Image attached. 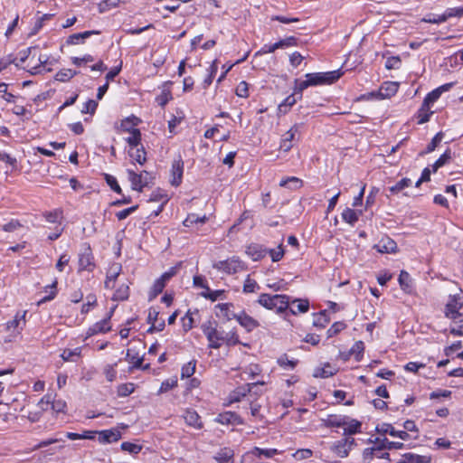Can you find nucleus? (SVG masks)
<instances>
[{
    "label": "nucleus",
    "mask_w": 463,
    "mask_h": 463,
    "mask_svg": "<svg viewBox=\"0 0 463 463\" xmlns=\"http://www.w3.org/2000/svg\"><path fill=\"white\" fill-rule=\"evenodd\" d=\"M258 303L269 310H274L277 314H284L289 307L290 297L288 295H270L262 293L259 296Z\"/></svg>",
    "instance_id": "1"
},
{
    "label": "nucleus",
    "mask_w": 463,
    "mask_h": 463,
    "mask_svg": "<svg viewBox=\"0 0 463 463\" xmlns=\"http://www.w3.org/2000/svg\"><path fill=\"white\" fill-rule=\"evenodd\" d=\"M344 74L341 69L326 71V72H312L307 73L305 78H307L310 87L331 85L338 80Z\"/></svg>",
    "instance_id": "2"
},
{
    "label": "nucleus",
    "mask_w": 463,
    "mask_h": 463,
    "mask_svg": "<svg viewBox=\"0 0 463 463\" xmlns=\"http://www.w3.org/2000/svg\"><path fill=\"white\" fill-rule=\"evenodd\" d=\"M462 307L463 296L461 294L449 295L444 309L445 317L457 322V320L462 316L459 312Z\"/></svg>",
    "instance_id": "3"
},
{
    "label": "nucleus",
    "mask_w": 463,
    "mask_h": 463,
    "mask_svg": "<svg viewBox=\"0 0 463 463\" xmlns=\"http://www.w3.org/2000/svg\"><path fill=\"white\" fill-rule=\"evenodd\" d=\"M213 269L227 274H235L246 269V266L238 257H232L225 260H220L213 265Z\"/></svg>",
    "instance_id": "4"
},
{
    "label": "nucleus",
    "mask_w": 463,
    "mask_h": 463,
    "mask_svg": "<svg viewBox=\"0 0 463 463\" xmlns=\"http://www.w3.org/2000/svg\"><path fill=\"white\" fill-rule=\"evenodd\" d=\"M363 459L364 463H375L376 459H383L384 463H390V454L385 451L383 447L376 440L375 446L366 448L363 452Z\"/></svg>",
    "instance_id": "5"
},
{
    "label": "nucleus",
    "mask_w": 463,
    "mask_h": 463,
    "mask_svg": "<svg viewBox=\"0 0 463 463\" xmlns=\"http://www.w3.org/2000/svg\"><path fill=\"white\" fill-rule=\"evenodd\" d=\"M127 173L132 190L137 192H142L143 188L152 180L151 175L147 171H142L137 174L132 169H128Z\"/></svg>",
    "instance_id": "6"
},
{
    "label": "nucleus",
    "mask_w": 463,
    "mask_h": 463,
    "mask_svg": "<svg viewBox=\"0 0 463 463\" xmlns=\"http://www.w3.org/2000/svg\"><path fill=\"white\" fill-rule=\"evenodd\" d=\"M184 161L179 154L172 162L171 165V179L170 184L175 187H178L183 181L184 175Z\"/></svg>",
    "instance_id": "7"
},
{
    "label": "nucleus",
    "mask_w": 463,
    "mask_h": 463,
    "mask_svg": "<svg viewBox=\"0 0 463 463\" xmlns=\"http://www.w3.org/2000/svg\"><path fill=\"white\" fill-rule=\"evenodd\" d=\"M355 445L354 438H345L335 442L331 447V450L340 458H346L352 448Z\"/></svg>",
    "instance_id": "8"
},
{
    "label": "nucleus",
    "mask_w": 463,
    "mask_h": 463,
    "mask_svg": "<svg viewBox=\"0 0 463 463\" xmlns=\"http://www.w3.org/2000/svg\"><path fill=\"white\" fill-rule=\"evenodd\" d=\"M95 269L94 257L90 246H85L79 254V270L92 271Z\"/></svg>",
    "instance_id": "9"
},
{
    "label": "nucleus",
    "mask_w": 463,
    "mask_h": 463,
    "mask_svg": "<svg viewBox=\"0 0 463 463\" xmlns=\"http://www.w3.org/2000/svg\"><path fill=\"white\" fill-rule=\"evenodd\" d=\"M26 310L17 312L14 318L6 323V330L12 332L14 335H19L26 324Z\"/></svg>",
    "instance_id": "10"
},
{
    "label": "nucleus",
    "mask_w": 463,
    "mask_h": 463,
    "mask_svg": "<svg viewBox=\"0 0 463 463\" xmlns=\"http://www.w3.org/2000/svg\"><path fill=\"white\" fill-rule=\"evenodd\" d=\"M112 311L108 315L107 317L101 319L100 321L96 322L91 326L88 328L86 331L85 338H89L98 334H104L110 331L111 326L109 324V320L111 317Z\"/></svg>",
    "instance_id": "11"
},
{
    "label": "nucleus",
    "mask_w": 463,
    "mask_h": 463,
    "mask_svg": "<svg viewBox=\"0 0 463 463\" xmlns=\"http://www.w3.org/2000/svg\"><path fill=\"white\" fill-rule=\"evenodd\" d=\"M214 421L222 425H242L244 424L243 419L234 411H223L219 413Z\"/></svg>",
    "instance_id": "12"
},
{
    "label": "nucleus",
    "mask_w": 463,
    "mask_h": 463,
    "mask_svg": "<svg viewBox=\"0 0 463 463\" xmlns=\"http://www.w3.org/2000/svg\"><path fill=\"white\" fill-rule=\"evenodd\" d=\"M183 419L186 425L195 430H202L203 423L201 420V416L194 409L187 408L184 411Z\"/></svg>",
    "instance_id": "13"
},
{
    "label": "nucleus",
    "mask_w": 463,
    "mask_h": 463,
    "mask_svg": "<svg viewBox=\"0 0 463 463\" xmlns=\"http://www.w3.org/2000/svg\"><path fill=\"white\" fill-rule=\"evenodd\" d=\"M298 133V126L295 124L285 134L282 135L280 140V150L288 152L293 147V142L296 139V135Z\"/></svg>",
    "instance_id": "14"
},
{
    "label": "nucleus",
    "mask_w": 463,
    "mask_h": 463,
    "mask_svg": "<svg viewBox=\"0 0 463 463\" xmlns=\"http://www.w3.org/2000/svg\"><path fill=\"white\" fill-rule=\"evenodd\" d=\"M348 420L347 415L328 414L326 418L321 419L322 426L326 428H344Z\"/></svg>",
    "instance_id": "15"
},
{
    "label": "nucleus",
    "mask_w": 463,
    "mask_h": 463,
    "mask_svg": "<svg viewBox=\"0 0 463 463\" xmlns=\"http://www.w3.org/2000/svg\"><path fill=\"white\" fill-rule=\"evenodd\" d=\"M98 440L101 444H109L121 439V432L118 429H109L97 431Z\"/></svg>",
    "instance_id": "16"
},
{
    "label": "nucleus",
    "mask_w": 463,
    "mask_h": 463,
    "mask_svg": "<svg viewBox=\"0 0 463 463\" xmlns=\"http://www.w3.org/2000/svg\"><path fill=\"white\" fill-rule=\"evenodd\" d=\"M122 266L119 263H113L107 271L105 288L112 289L115 288L116 280L120 275Z\"/></svg>",
    "instance_id": "17"
},
{
    "label": "nucleus",
    "mask_w": 463,
    "mask_h": 463,
    "mask_svg": "<svg viewBox=\"0 0 463 463\" xmlns=\"http://www.w3.org/2000/svg\"><path fill=\"white\" fill-rule=\"evenodd\" d=\"M235 319L248 332H251L260 326L259 322L250 316H249L245 311H241L239 314H237Z\"/></svg>",
    "instance_id": "18"
},
{
    "label": "nucleus",
    "mask_w": 463,
    "mask_h": 463,
    "mask_svg": "<svg viewBox=\"0 0 463 463\" xmlns=\"http://www.w3.org/2000/svg\"><path fill=\"white\" fill-rule=\"evenodd\" d=\"M377 431L383 434H389L392 437L399 438L402 440H408L410 439L409 433L404 430H397L392 424L383 423L377 427Z\"/></svg>",
    "instance_id": "19"
},
{
    "label": "nucleus",
    "mask_w": 463,
    "mask_h": 463,
    "mask_svg": "<svg viewBox=\"0 0 463 463\" xmlns=\"http://www.w3.org/2000/svg\"><path fill=\"white\" fill-rule=\"evenodd\" d=\"M99 33H100V32L96 31V30L85 31V32H81V33H73V34H71L67 38L66 43L68 45L82 44V43H84L86 39L90 38L92 35L99 34Z\"/></svg>",
    "instance_id": "20"
},
{
    "label": "nucleus",
    "mask_w": 463,
    "mask_h": 463,
    "mask_svg": "<svg viewBox=\"0 0 463 463\" xmlns=\"http://www.w3.org/2000/svg\"><path fill=\"white\" fill-rule=\"evenodd\" d=\"M246 253L252 260L258 261L262 260L268 254V249L263 245L251 243L246 249Z\"/></svg>",
    "instance_id": "21"
},
{
    "label": "nucleus",
    "mask_w": 463,
    "mask_h": 463,
    "mask_svg": "<svg viewBox=\"0 0 463 463\" xmlns=\"http://www.w3.org/2000/svg\"><path fill=\"white\" fill-rule=\"evenodd\" d=\"M380 97L383 98V99H390L393 97L398 90H399V83L395 81H384L380 86Z\"/></svg>",
    "instance_id": "22"
},
{
    "label": "nucleus",
    "mask_w": 463,
    "mask_h": 463,
    "mask_svg": "<svg viewBox=\"0 0 463 463\" xmlns=\"http://www.w3.org/2000/svg\"><path fill=\"white\" fill-rule=\"evenodd\" d=\"M431 457L427 455H418L414 453H405L402 456V458L396 463H430Z\"/></svg>",
    "instance_id": "23"
},
{
    "label": "nucleus",
    "mask_w": 463,
    "mask_h": 463,
    "mask_svg": "<svg viewBox=\"0 0 463 463\" xmlns=\"http://www.w3.org/2000/svg\"><path fill=\"white\" fill-rule=\"evenodd\" d=\"M43 217L49 223L61 225L63 216V210L61 208H56L52 211H46L43 213Z\"/></svg>",
    "instance_id": "24"
},
{
    "label": "nucleus",
    "mask_w": 463,
    "mask_h": 463,
    "mask_svg": "<svg viewBox=\"0 0 463 463\" xmlns=\"http://www.w3.org/2000/svg\"><path fill=\"white\" fill-rule=\"evenodd\" d=\"M362 214H363L362 210H354L349 207H346L343 211L341 217L344 222L350 224L351 226H354V224L358 222V220Z\"/></svg>",
    "instance_id": "25"
},
{
    "label": "nucleus",
    "mask_w": 463,
    "mask_h": 463,
    "mask_svg": "<svg viewBox=\"0 0 463 463\" xmlns=\"http://www.w3.org/2000/svg\"><path fill=\"white\" fill-rule=\"evenodd\" d=\"M290 303L292 304V307H288V308L292 315L307 313L309 309V301L307 299L294 298L290 300Z\"/></svg>",
    "instance_id": "26"
},
{
    "label": "nucleus",
    "mask_w": 463,
    "mask_h": 463,
    "mask_svg": "<svg viewBox=\"0 0 463 463\" xmlns=\"http://www.w3.org/2000/svg\"><path fill=\"white\" fill-rule=\"evenodd\" d=\"M434 114V111L430 107L425 106L424 103H421V106L418 109L415 114V118H417V123L419 125H422L430 120L431 116Z\"/></svg>",
    "instance_id": "27"
},
{
    "label": "nucleus",
    "mask_w": 463,
    "mask_h": 463,
    "mask_svg": "<svg viewBox=\"0 0 463 463\" xmlns=\"http://www.w3.org/2000/svg\"><path fill=\"white\" fill-rule=\"evenodd\" d=\"M374 248L381 253H394L397 250V244L393 240L387 237L385 240H382Z\"/></svg>",
    "instance_id": "28"
},
{
    "label": "nucleus",
    "mask_w": 463,
    "mask_h": 463,
    "mask_svg": "<svg viewBox=\"0 0 463 463\" xmlns=\"http://www.w3.org/2000/svg\"><path fill=\"white\" fill-rule=\"evenodd\" d=\"M141 122L140 118L131 115L125 118L120 122V129L124 132L131 133L133 130L137 129L136 127Z\"/></svg>",
    "instance_id": "29"
},
{
    "label": "nucleus",
    "mask_w": 463,
    "mask_h": 463,
    "mask_svg": "<svg viewBox=\"0 0 463 463\" xmlns=\"http://www.w3.org/2000/svg\"><path fill=\"white\" fill-rule=\"evenodd\" d=\"M361 427L362 423L361 421L352 419L348 416V420H346V425L344 426V432L343 434L345 436H350L354 435L361 432Z\"/></svg>",
    "instance_id": "30"
},
{
    "label": "nucleus",
    "mask_w": 463,
    "mask_h": 463,
    "mask_svg": "<svg viewBox=\"0 0 463 463\" xmlns=\"http://www.w3.org/2000/svg\"><path fill=\"white\" fill-rule=\"evenodd\" d=\"M133 350L132 349H128L127 351V354H126V359L133 364L132 365V368H135V369H143V370H146L148 367H149V364H146L143 366V357H140L138 355L137 353H135V354H132Z\"/></svg>",
    "instance_id": "31"
},
{
    "label": "nucleus",
    "mask_w": 463,
    "mask_h": 463,
    "mask_svg": "<svg viewBox=\"0 0 463 463\" xmlns=\"http://www.w3.org/2000/svg\"><path fill=\"white\" fill-rule=\"evenodd\" d=\"M279 186L298 190L303 186V180L296 176L285 177L279 181Z\"/></svg>",
    "instance_id": "32"
},
{
    "label": "nucleus",
    "mask_w": 463,
    "mask_h": 463,
    "mask_svg": "<svg viewBox=\"0 0 463 463\" xmlns=\"http://www.w3.org/2000/svg\"><path fill=\"white\" fill-rule=\"evenodd\" d=\"M336 373V370L331 366L329 363L324 364L323 367H317L313 373L315 378H328Z\"/></svg>",
    "instance_id": "33"
},
{
    "label": "nucleus",
    "mask_w": 463,
    "mask_h": 463,
    "mask_svg": "<svg viewBox=\"0 0 463 463\" xmlns=\"http://www.w3.org/2000/svg\"><path fill=\"white\" fill-rule=\"evenodd\" d=\"M233 307L232 303H219L215 306L216 309L220 310V313H216L217 316H222L227 320L235 319L237 314L233 313L231 308Z\"/></svg>",
    "instance_id": "34"
},
{
    "label": "nucleus",
    "mask_w": 463,
    "mask_h": 463,
    "mask_svg": "<svg viewBox=\"0 0 463 463\" xmlns=\"http://www.w3.org/2000/svg\"><path fill=\"white\" fill-rule=\"evenodd\" d=\"M129 156L139 165H144L146 161V152L143 146L128 150Z\"/></svg>",
    "instance_id": "35"
},
{
    "label": "nucleus",
    "mask_w": 463,
    "mask_h": 463,
    "mask_svg": "<svg viewBox=\"0 0 463 463\" xmlns=\"http://www.w3.org/2000/svg\"><path fill=\"white\" fill-rule=\"evenodd\" d=\"M399 284L402 288V289L406 293H411L412 291V285H411V278L410 274L405 271L402 270L399 278H398Z\"/></svg>",
    "instance_id": "36"
},
{
    "label": "nucleus",
    "mask_w": 463,
    "mask_h": 463,
    "mask_svg": "<svg viewBox=\"0 0 463 463\" xmlns=\"http://www.w3.org/2000/svg\"><path fill=\"white\" fill-rule=\"evenodd\" d=\"M298 97L295 95L293 92L291 95L288 96L279 105V113L286 114L288 112L290 108L295 105L298 101Z\"/></svg>",
    "instance_id": "37"
},
{
    "label": "nucleus",
    "mask_w": 463,
    "mask_h": 463,
    "mask_svg": "<svg viewBox=\"0 0 463 463\" xmlns=\"http://www.w3.org/2000/svg\"><path fill=\"white\" fill-rule=\"evenodd\" d=\"M81 347H76L74 349H65L61 354V357L65 362H76L77 358L81 355Z\"/></svg>",
    "instance_id": "38"
},
{
    "label": "nucleus",
    "mask_w": 463,
    "mask_h": 463,
    "mask_svg": "<svg viewBox=\"0 0 463 463\" xmlns=\"http://www.w3.org/2000/svg\"><path fill=\"white\" fill-rule=\"evenodd\" d=\"M129 297V287L127 284L120 285L114 292L112 300L124 301Z\"/></svg>",
    "instance_id": "39"
},
{
    "label": "nucleus",
    "mask_w": 463,
    "mask_h": 463,
    "mask_svg": "<svg viewBox=\"0 0 463 463\" xmlns=\"http://www.w3.org/2000/svg\"><path fill=\"white\" fill-rule=\"evenodd\" d=\"M444 134L439 131L431 139V141L428 144L425 150L420 153V156H424L426 154H430L433 152L438 145L442 141Z\"/></svg>",
    "instance_id": "40"
},
{
    "label": "nucleus",
    "mask_w": 463,
    "mask_h": 463,
    "mask_svg": "<svg viewBox=\"0 0 463 463\" xmlns=\"http://www.w3.org/2000/svg\"><path fill=\"white\" fill-rule=\"evenodd\" d=\"M451 158V151L448 148L432 165V172H437L440 167L446 165Z\"/></svg>",
    "instance_id": "41"
},
{
    "label": "nucleus",
    "mask_w": 463,
    "mask_h": 463,
    "mask_svg": "<svg viewBox=\"0 0 463 463\" xmlns=\"http://www.w3.org/2000/svg\"><path fill=\"white\" fill-rule=\"evenodd\" d=\"M376 440L381 444V447H383L385 449L390 450L407 449V446L404 443L399 441H390L387 438H378Z\"/></svg>",
    "instance_id": "42"
},
{
    "label": "nucleus",
    "mask_w": 463,
    "mask_h": 463,
    "mask_svg": "<svg viewBox=\"0 0 463 463\" xmlns=\"http://www.w3.org/2000/svg\"><path fill=\"white\" fill-rule=\"evenodd\" d=\"M57 280H54L51 285H48L44 288V291L48 293L43 298H41L38 302V305L52 300L57 295Z\"/></svg>",
    "instance_id": "43"
},
{
    "label": "nucleus",
    "mask_w": 463,
    "mask_h": 463,
    "mask_svg": "<svg viewBox=\"0 0 463 463\" xmlns=\"http://www.w3.org/2000/svg\"><path fill=\"white\" fill-rule=\"evenodd\" d=\"M364 344L363 341H356L349 350V354L354 356L357 362H360L364 357Z\"/></svg>",
    "instance_id": "44"
},
{
    "label": "nucleus",
    "mask_w": 463,
    "mask_h": 463,
    "mask_svg": "<svg viewBox=\"0 0 463 463\" xmlns=\"http://www.w3.org/2000/svg\"><path fill=\"white\" fill-rule=\"evenodd\" d=\"M165 285H166V282L165 280H163L160 277L158 279H156L151 288L150 292H149V300L151 301L157 295L162 293Z\"/></svg>",
    "instance_id": "45"
},
{
    "label": "nucleus",
    "mask_w": 463,
    "mask_h": 463,
    "mask_svg": "<svg viewBox=\"0 0 463 463\" xmlns=\"http://www.w3.org/2000/svg\"><path fill=\"white\" fill-rule=\"evenodd\" d=\"M126 142L129 146V149L137 148L141 146V132L139 129L133 130L130 136L126 138Z\"/></svg>",
    "instance_id": "46"
},
{
    "label": "nucleus",
    "mask_w": 463,
    "mask_h": 463,
    "mask_svg": "<svg viewBox=\"0 0 463 463\" xmlns=\"http://www.w3.org/2000/svg\"><path fill=\"white\" fill-rule=\"evenodd\" d=\"M309 87H310V84L308 82L307 78H306V80H303L296 79L294 81V89H293L294 91L293 92L295 93V95H297L299 99H301L303 91Z\"/></svg>",
    "instance_id": "47"
},
{
    "label": "nucleus",
    "mask_w": 463,
    "mask_h": 463,
    "mask_svg": "<svg viewBox=\"0 0 463 463\" xmlns=\"http://www.w3.org/2000/svg\"><path fill=\"white\" fill-rule=\"evenodd\" d=\"M207 221V217L206 215H203L202 217L198 216L197 214L195 213H190L187 215V217L184 219V221L183 222V224L185 226V227H191L193 226L194 224H197V223H205Z\"/></svg>",
    "instance_id": "48"
},
{
    "label": "nucleus",
    "mask_w": 463,
    "mask_h": 463,
    "mask_svg": "<svg viewBox=\"0 0 463 463\" xmlns=\"http://www.w3.org/2000/svg\"><path fill=\"white\" fill-rule=\"evenodd\" d=\"M411 184V180L410 178L404 177L398 181L394 185L389 187V191L392 194H397L406 187H409Z\"/></svg>",
    "instance_id": "49"
},
{
    "label": "nucleus",
    "mask_w": 463,
    "mask_h": 463,
    "mask_svg": "<svg viewBox=\"0 0 463 463\" xmlns=\"http://www.w3.org/2000/svg\"><path fill=\"white\" fill-rule=\"evenodd\" d=\"M298 42H299V40L297 37L288 36L284 39H281V40L276 42V47L278 49H284V48L298 46Z\"/></svg>",
    "instance_id": "50"
},
{
    "label": "nucleus",
    "mask_w": 463,
    "mask_h": 463,
    "mask_svg": "<svg viewBox=\"0 0 463 463\" xmlns=\"http://www.w3.org/2000/svg\"><path fill=\"white\" fill-rule=\"evenodd\" d=\"M329 323V317L326 310L315 315L313 325L316 327L324 328Z\"/></svg>",
    "instance_id": "51"
},
{
    "label": "nucleus",
    "mask_w": 463,
    "mask_h": 463,
    "mask_svg": "<svg viewBox=\"0 0 463 463\" xmlns=\"http://www.w3.org/2000/svg\"><path fill=\"white\" fill-rule=\"evenodd\" d=\"M77 74V71L71 69H61L55 75V80L61 82L69 81Z\"/></svg>",
    "instance_id": "52"
},
{
    "label": "nucleus",
    "mask_w": 463,
    "mask_h": 463,
    "mask_svg": "<svg viewBox=\"0 0 463 463\" xmlns=\"http://www.w3.org/2000/svg\"><path fill=\"white\" fill-rule=\"evenodd\" d=\"M135 391V384L133 383H121L118 386L117 394L118 397H127L133 393Z\"/></svg>",
    "instance_id": "53"
},
{
    "label": "nucleus",
    "mask_w": 463,
    "mask_h": 463,
    "mask_svg": "<svg viewBox=\"0 0 463 463\" xmlns=\"http://www.w3.org/2000/svg\"><path fill=\"white\" fill-rule=\"evenodd\" d=\"M39 64L35 65V66H33L30 70H29V72L33 75H36V74H41L43 73L45 69H44V65L47 63L48 61V57L46 56H43V55H40L39 59ZM51 69H47L46 71H50Z\"/></svg>",
    "instance_id": "54"
},
{
    "label": "nucleus",
    "mask_w": 463,
    "mask_h": 463,
    "mask_svg": "<svg viewBox=\"0 0 463 463\" xmlns=\"http://www.w3.org/2000/svg\"><path fill=\"white\" fill-rule=\"evenodd\" d=\"M196 362L190 361L187 364H184L181 369V378H189L195 373Z\"/></svg>",
    "instance_id": "55"
},
{
    "label": "nucleus",
    "mask_w": 463,
    "mask_h": 463,
    "mask_svg": "<svg viewBox=\"0 0 463 463\" xmlns=\"http://www.w3.org/2000/svg\"><path fill=\"white\" fill-rule=\"evenodd\" d=\"M447 20L448 19H447L445 12L441 14H430L422 19V21L425 23L437 24L445 23Z\"/></svg>",
    "instance_id": "56"
},
{
    "label": "nucleus",
    "mask_w": 463,
    "mask_h": 463,
    "mask_svg": "<svg viewBox=\"0 0 463 463\" xmlns=\"http://www.w3.org/2000/svg\"><path fill=\"white\" fill-rule=\"evenodd\" d=\"M104 179L112 191L118 194H122L121 187L119 186L118 180L115 176L109 174H104Z\"/></svg>",
    "instance_id": "57"
},
{
    "label": "nucleus",
    "mask_w": 463,
    "mask_h": 463,
    "mask_svg": "<svg viewBox=\"0 0 463 463\" xmlns=\"http://www.w3.org/2000/svg\"><path fill=\"white\" fill-rule=\"evenodd\" d=\"M268 254L270 256L273 262L279 261L285 254L283 245L279 244L276 249H268Z\"/></svg>",
    "instance_id": "58"
},
{
    "label": "nucleus",
    "mask_w": 463,
    "mask_h": 463,
    "mask_svg": "<svg viewBox=\"0 0 463 463\" xmlns=\"http://www.w3.org/2000/svg\"><path fill=\"white\" fill-rule=\"evenodd\" d=\"M120 448L123 451H127L132 455L138 454L142 449L141 445L128 442V441L122 442L120 445Z\"/></svg>",
    "instance_id": "59"
},
{
    "label": "nucleus",
    "mask_w": 463,
    "mask_h": 463,
    "mask_svg": "<svg viewBox=\"0 0 463 463\" xmlns=\"http://www.w3.org/2000/svg\"><path fill=\"white\" fill-rule=\"evenodd\" d=\"M277 362L280 367L288 370H293L298 364V360H290L286 354L279 357Z\"/></svg>",
    "instance_id": "60"
},
{
    "label": "nucleus",
    "mask_w": 463,
    "mask_h": 463,
    "mask_svg": "<svg viewBox=\"0 0 463 463\" xmlns=\"http://www.w3.org/2000/svg\"><path fill=\"white\" fill-rule=\"evenodd\" d=\"M258 289H260V286L257 283V281L250 279V276L248 275L244 281V284H243V292L244 293H253V292L257 291Z\"/></svg>",
    "instance_id": "61"
},
{
    "label": "nucleus",
    "mask_w": 463,
    "mask_h": 463,
    "mask_svg": "<svg viewBox=\"0 0 463 463\" xmlns=\"http://www.w3.org/2000/svg\"><path fill=\"white\" fill-rule=\"evenodd\" d=\"M346 327V325L342 321L335 322L326 331L328 338L336 335Z\"/></svg>",
    "instance_id": "62"
},
{
    "label": "nucleus",
    "mask_w": 463,
    "mask_h": 463,
    "mask_svg": "<svg viewBox=\"0 0 463 463\" xmlns=\"http://www.w3.org/2000/svg\"><path fill=\"white\" fill-rule=\"evenodd\" d=\"M279 453V452L277 449H260L258 447L254 448V455L257 457L263 456L267 458H270Z\"/></svg>",
    "instance_id": "63"
},
{
    "label": "nucleus",
    "mask_w": 463,
    "mask_h": 463,
    "mask_svg": "<svg viewBox=\"0 0 463 463\" xmlns=\"http://www.w3.org/2000/svg\"><path fill=\"white\" fill-rule=\"evenodd\" d=\"M52 398H53V394L48 392L38 402L37 405L41 409L42 411H45L49 409V407H51Z\"/></svg>",
    "instance_id": "64"
}]
</instances>
